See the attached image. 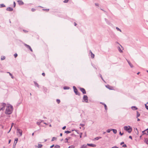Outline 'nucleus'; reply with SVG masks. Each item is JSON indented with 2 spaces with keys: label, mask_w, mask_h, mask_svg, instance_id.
<instances>
[{
  "label": "nucleus",
  "mask_w": 148,
  "mask_h": 148,
  "mask_svg": "<svg viewBox=\"0 0 148 148\" xmlns=\"http://www.w3.org/2000/svg\"><path fill=\"white\" fill-rule=\"evenodd\" d=\"M18 56V54L16 53H15L14 54V56L15 58H16Z\"/></svg>",
  "instance_id": "obj_40"
},
{
  "label": "nucleus",
  "mask_w": 148,
  "mask_h": 148,
  "mask_svg": "<svg viewBox=\"0 0 148 148\" xmlns=\"http://www.w3.org/2000/svg\"><path fill=\"white\" fill-rule=\"evenodd\" d=\"M6 10L7 11H12L13 10V9L12 8L9 7L7 8Z\"/></svg>",
  "instance_id": "obj_13"
},
{
  "label": "nucleus",
  "mask_w": 148,
  "mask_h": 148,
  "mask_svg": "<svg viewBox=\"0 0 148 148\" xmlns=\"http://www.w3.org/2000/svg\"><path fill=\"white\" fill-rule=\"evenodd\" d=\"M111 131H112V129H108L107 130L106 132L108 133H110Z\"/></svg>",
  "instance_id": "obj_36"
},
{
  "label": "nucleus",
  "mask_w": 148,
  "mask_h": 148,
  "mask_svg": "<svg viewBox=\"0 0 148 148\" xmlns=\"http://www.w3.org/2000/svg\"><path fill=\"white\" fill-rule=\"evenodd\" d=\"M71 138V137H68V138H66L65 139V140L66 141H65V143H68V140Z\"/></svg>",
  "instance_id": "obj_14"
},
{
  "label": "nucleus",
  "mask_w": 148,
  "mask_h": 148,
  "mask_svg": "<svg viewBox=\"0 0 148 148\" xmlns=\"http://www.w3.org/2000/svg\"><path fill=\"white\" fill-rule=\"evenodd\" d=\"M131 108L133 110H135L138 109V108L135 106H132L131 107Z\"/></svg>",
  "instance_id": "obj_17"
},
{
  "label": "nucleus",
  "mask_w": 148,
  "mask_h": 148,
  "mask_svg": "<svg viewBox=\"0 0 148 148\" xmlns=\"http://www.w3.org/2000/svg\"><path fill=\"white\" fill-rule=\"evenodd\" d=\"M13 4H14V7H15L16 6V3H15V2H14H14Z\"/></svg>",
  "instance_id": "obj_52"
},
{
  "label": "nucleus",
  "mask_w": 148,
  "mask_h": 148,
  "mask_svg": "<svg viewBox=\"0 0 148 148\" xmlns=\"http://www.w3.org/2000/svg\"><path fill=\"white\" fill-rule=\"evenodd\" d=\"M64 133H66L67 134H68L71 133V131H68V130L65 131L64 132Z\"/></svg>",
  "instance_id": "obj_29"
},
{
  "label": "nucleus",
  "mask_w": 148,
  "mask_h": 148,
  "mask_svg": "<svg viewBox=\"0 0 148 148\" xmlns=\"http://www.w3.org/2000/svg\"><path fill=\"white\" fill-rule=\"evenodd\" d=\"M42 74L44 76H45V74L44 73H43Z\"/></svg>",
  "instance_id": "obj_62"
},
{
  "label": "nucleus",
  "mask_w": 148,
  "mask_h": 148,
  "mask_svg": "<svg viewBox=\"0 0 148 148\" xmlns=\"http://www.w3.org/2000/svg\"><path fill=\"white\" fill-rule=\"evenodd\" d=\"M143 133V134L142 135H143L144 134H146L147 135V133L145 132L144 133Z\"/></svg>",
  "instance_id": "obj_57"
},
{
  "label": "nucleus",
  "mask_w": 148,
  "mask_h": 148,
  "mask_svg": "<svg viewBox=\"0 0 148 148\" xmlns=\"http://www.w3.org/2000/svg\"><path fill=\"white\" fill-rule=\"evenodd\" d=\"M43 89H44V91L46 92V91L47 90V88L45 87V88H43Z\"/></svg>",
  "instance_id": "obj_51"
},
{
  "label": "nucleus",
  "mask_w": 148,
  "mask_h": 148,
  "mask_svg": "<svg viewBox=\"0 0 148 148\" xmlns=\"http://www.w3.org/2000/svg\"><path fill=\"white\" fill-rule=\"evenodd\" d=\"M42 10H43V11H49V9H42Z\"/></svg>",
  "instance_id": "obj_41"
},
{
  "label": "nucleus",
  "mask_w": 148,
  "mask_h": 148,
  "mask_svg": "<svg viewBox=\"0 0 148 148\" xmlns=\"http://www.w3.org/2000/svg\"><path fill=\"white\" fill-rule=\"evenodd\" d=\"M56 139H57V138L56 137H53L52 138L51 141H54L55 140H56Z\"/></svg>",
  "instance_id": "obj_32"
},
{
  "label": "nucleus",
  "mask_w": 148,
  "mask_h": 148,
  "mask_svg": "<svg viewBox=\"0 0 148 148\" xmlns=\"http://www.w3.org/2000/svg\"><path fill=\"white\" fill-rule=\"evenodd\" d=\"M34 83L35 86H37L38 88L39 87V85L36 82L34 81Z\"/></svg>",
  "instance_id": "obj_25"
},
{
  "label": "nucleus",
  "mask_w": 148,
  "mask_h": 148,
  "mask_svg": "<svg viewBox=\"0 0 148 148\" xmlns=\"http://www.w3.org/2000/svg\"><path fill=\"white\" fill-rule=\"evenodd\" d=\"M127 60V62H128L129 65H130V67L131 68H133V65L129 61H128V60Z\"/></svg>",
  "instance_id": "obj_15"
},
{
  "label": "nucleus",
  "mask_w": 148,
  "mask_h": 148,
  "mask_svg": "<svg viewBox=\"0 0 148 148\" xmlns=\"http://www.w3.org/2000/svg\"><path fill=\"white\" fill-rule=\"evenodd\" d=\"M17 2L20 5H22L24 4V2L21 0H18Z\"/></svg>",
  "instance_id": "obj_11"
},
{
  "label": "nucleus",
  "mask_w": 148,
  "mask_h": 148,
  "mask_svg": "<svg viewBox=\"0 0 148 148\" xmlns=\"http://www.w3.org/2000/svg\"><path fill=\"white\" fill-rule=\"evenodd\" d=\"M82 102L88 103V97L86 95H84L83 98Z\"/></svg>",
  "instance_id": "obj_4"
},
{
  "label": "nucleus",
  "mask_w": 148,
  "mask_h": 148,
  "mask_svg": "<svg viewBox=\"0 0 148 148\" xmlns=\"http://www.w3.org/2000/svg\"><path fill=\"white\" fill-rule=\"evenodd\" d=\"M38 148H41L43 146L41 144H38Z\"/></svg>",
  "instance_id": "obj_31"
},
{
  "label": "nucleus",
  "mask_w": 148,
  "mask_h": 148,
  "mask_svg": "<svg viewBox=\"0 0 148 148\" xmlns=\"http://www.w3.org/2000/svg\"><path fill=\"white\" fill-rule=\"evenodd\" d=\"M112 130L113 131V132L115 134L117 132V131L116 129H112Z\"/></svg>",
  "instance_id": "obj_24"
},
{
  "label": "nucleus",
  "mask_w": 148,
  "mask_h": 148,
  "mask_svg": "<svg viewBox=\"0 0 148 148\" xmlns=\"http://www.w3.org/2000/svg\"><path fill=\"white\" fill-rule=\"evenodd\" d=\"M13 110V106L9 104V106H7V108L5 111V113L6 114H11Z\"/></svg>",
  "instance_id": "obj_1"
},
{
  "label": "nucleus",
  "mask_w": 148,
  "mask_h": 148,
  "mask_svg": "<svg viewBox=\"0 0 148 148\" xmlns=\"http://www.w3.org/2000/svg\"><path fill=\"white\" fill-rule=\"evenodd\" d=\"M90 53H91V57L92 58H94L95 55L93 54L91 51H90Z\"/></svg>",
  "instance_id": "obj_19"
},
{
  "label": "nucleus",
  "mask_w": 148,
  "mask_h": 148,
  "mask_svg": "<svg viewBox=\"0 0 148 148\" xmlns=\"http://www.w3.org/2000/svg\"><path fill=\"white\" fill-rule=\"evenodd\" d=\"M75 147V146L74 145H71L69 146L68 148H74Z\"/></svg>",
  "instance_id": "obj_37"
},
{
  "label": "nucleus",
  "mask_w": 148,
  "mask_h": 148,
  "mask_svg": "<svg viewBox=\"0 0 148 148\" xmlns=\"http://www.w3.org/2000/svg\"><path fill=\"white\" fill-rule=\"evenodd\" d=\"M79 89L82 92V93L83 94H86V91L85 89L83 88L80 87Z\"/></svg>",
  "instance_id": "obj_6"
},
{
  "label": "nucleus",
  "mask_w": 148,
  "mask_h": 148,
  "mask_svg": "<svg viewBox=\"0 0 148 148\" xmlns=\"http://www.w3.org/2000/svg\"><path fill=\"white\" fill-rule=\"evenodd\" d=\"M144 141L148 145V138H145Z\"/></svg>",
  "instance_id": "obj_18"
},
{
  "label": "nucleus",
  "mask_w": 148,
  "mask_h": 148,
  "mask_svg": "<svg viewBox=\"0 0 148 148\" xmlns=\"http://www.w3.org/2000/svg\"><path fill=\"white\" fill-rule=\"evenodd\" d=\"M23 31L25 32H28L27 31V30H23Z\"/></svg>",
  "instance_id": "obj_63"
},
{
  "label": "nucleus",
  "mask_w": 148,
  "mask_h": 148,
  "mask_svg": "<svg viewBox=\"0 0 148 148\" xmlns=\"http://www.w3.org/2000/svg\"><path fill=\"white\" fill-rule=\"evenodd\" d=\"M87 145H83L81 146L80 148H86L87 147Z\"/></svg>",
  "instance_id": "obj_20"
},
{
  "label": "nucleus",
  "mask_w": 148,
  "mask_h": 148,
  "mask_svg": "<svg viewBox=\"0 0 148 148\" xmlns=\"http://www.w3.org/2000/svg\"><path fill=\"white\" fill-rule=\"evenodd\" d=\"M145 108H146V109L147 110H148V106H147L146 105V104H145Z\"/></svg>",
  "instance_id": "obj_48"
},
{
  "label": "nucleus",
  "mask_w": 148,
  "mask_h": 148,
  "mask_svg": "<svg viewBox=\"0 0 148 148\" xmlns=\"http://www.w3.org/2000/svg\"><path fill=\"white\" fill-rule=\"evenodd\" d=\"M124 144V142H121V143H120V145H122L123 144Z\"/></svg>",
  "instance_id": "obj_56"
},
{
  "label": "nucleus",
  "mask_w": 148,
  "mask_h": 148,
  "mask_svg": "<svg viewBox=\"0 0 148 148\" xmlns=\"http://www.w3.org/2000/svg\"><path fill=\"white\" fill-rule=\"evenodd\" d=\"M82 133H80V135H79V137H80V138H81L82 137Z\"/></svg>",
  "instance_id": "obj_50"
},
{
  "label": "nucleus",
  "mask_w": 148,
  "mask_h": 148,
  "mask_svg": "<svg viewBox=\"0 0 148 148\" xmlns=\"http://www.w3.org/2000/svg\"><path fill=\"white\" fill-rule=\"evenodd\" d=\"M119 134L120 135L122 136V135H123V133H121V132L120 131L119 132Z\"/></svg>",
  "instance_id": "obj_47"
},
{
  "label": "nucleus",
  "mask_w": 148,
  "mask_h": 148,
  "mask_svg": "<svg viewBox=\"0 0 148 148\" xmlns=\"http://www.w3.org/2000/svg\"><path fill=\"white\" fill-rule=\"evenodd\" d=\"M18 139L17 138H15V139L14 142V144L12 148H15L16 147V145Z\"/></svg>",
  "instance_id": "obj_8"
},
{
  "label": "nucleus",
  "mask_w": 148,
  "mask_h": 148,
  "mask_svg": "<svg viewBox=\"0 0 148 148\" xmlns=\"http://www.w3.org/2000/svg\"><path fill=\"white\" fill-rule=\"evenodd\" d=\"M70 88L67 86H65L63 87V89L64 90H68Z\"/></svg>",
  "instance_id": "obj_21"
},
{
  "label": "nucleus",
  "mask_w": 148,
  "mask_h": 148,
  "mask_svg": "<svg viewBox=\"0 0 148 148\" xmlns=\"http://www.w3.org/2000/svg\"><path fill=\"white\" fill-rule=\"evenodd\" d=\"M40 123H41V122H40H40H37L36 123V124L38 125H40Z\"/></svg>",
  "instance_id": "obj_42"
},
{
  "label": "nucleus",
  "mask_w": 148,
  "mask_h": 148,
  "mask_svg": "<svg viewBox=\"0 0 148 148\" xmlns=\"http://www.w3.org/2000/svg\"><path fill=\"white\" fill-rule=\"evenodd\" d=\"M5 57L4 56H2L1 58V60H3L5 59Z\"/></svg>",
  "instance_id": "obj_34"
},
{
  "label": "nucleus",
  "mask_w": 148,
  "mask_h": 148,
  "mask_svg": "<svg viewBox=\"0 0 148 148\" xmlns=\"http://www.w3.org/2000/svg\"><path fill=\"white\" fill-rule=\"evenodd\" d=\"M14 125V124L13 123H12L11 124V128H12V127H13V125Z\"/></svg>",
  "instance_id": "obj_64"
},
{
  "label": "nucleus",
  "mask_w": 148,
  "mask_h": 148,
  "mask_svg": "<svg viewBox=\"0 0 148 148\" xmlns=\"http://www.w3.org/2000/svg\"><path fill=\"white\" fill-rule=\"evenodd\" d=\"M101 138V137H100V136L97 137L95 138H94V140H98L99 139Z\"/></svg>",
  "instance_id": "obj_26"
},
{
  "label": "nucleus",
  "mask_w": 148,
  "mask_h": 148,
  "mask_svg": "<svg viewBox=\"0 0 148 148\" xmlns=\"http://www.w3.org/2000/svg\"><path fill=\"white\" fill-rule=\"evenodd\" d=\"M17 133L19 134H20V136H21L22 135V131L18 128H17Z\"/></svg>",
  "instance_id": "obj_9"
},
{
  "label": "nucleus",
  "mask_w": 148,
  "mask_h": 148,
  "mask_svg": "<svg viewBox=\"0 0 148 148\" xmlns=\"http://www.w3.org/2000/svg\"><path fill=\"white\" fill-rule=\"evenodd\" d=\"M129 137L131 139V140L132 139V137L131 136H129Z\"/></svg>",
  "instance_id": "obj_59"
},
{
  "label": "nucleus",
  "mask_w": 148,
  "mask_h": 148,
  "mask_svg": "<svg viewBox=\"0 0 148 148\" xmlns=\"http://www.w3.org/2000/svg\"><path fill=\"white\" fill-rule=\"evenodd\" d=\"M69 0H64L63 1V2L64 3H67L68 2V1H69Z\"/></svg>",
  "instance_id": "obj_45"
},
{
  "label": "nucleus",
  "mask_w": 148,
  "mask_h": 148,
  "mask_svg": "<svg viewBox=\"0 0 148 148\" xmlns=\"http://www.w3.org/2000/svg\"><path fill=\"white\" fill-rule=\"evenodd\" d=\"M6 106V104L5 103H2L1 105V108L0 110H4L5 109V108Z\"/></svg>",
  "instance_id": "obj_5"
},
{
  "label": "nucleus",
  "mask_w": 148,
  "mask_h": 148,
  "mask_svg": "<svg viewBox=\"0 0 148 148\" xmlns=\"http://www.w3.org/2000/svg\"><path fill=\"white\" fill-rule=\"evenodd\" d=\"M124 130L127 132L129 133H130L132 130V127L130 126H125L124 127Z\"/></svg>",
  "instance_id": "obj_2"
},
{
  "label": "nucleus",
  "mask_w": 148,
  "mask_h": 148,
  "mask_svg": "<svg viewBox=\"0 0 148 148\" xmlns=\"http://www.w3.org/2000/svg\"><path fill=\"white\" fill-rule=\"evenodd\" d=\"M35 10L36 9L34 8H32L31 9V11L33 12H34L35 11Z\"/></svg>",
  "instance_id": "obj_43"
},
{
  "label": "nucleus",
  "mask_w": 148,
  "mask_h": 148,
  "mask_svg": "<svg viewBox=\"0 0 148 148\" xmlns=\"http://www.w3.org/2000/svg\"><path fill=\"white\" fill-rule=\"evenodd\" d=\"M60 146L58 145H56L55 146V148H60Z\"/></svg>",
  "instance_id": "obj_35"
},
{
  "label": "nucleus",
  "mask_w": 148,
  "mask_h": 148,
  "mask_svg": "<svg viewBox=\"0 0 148 148\" xmlns=\"http://www.w3.org/2000/svg\"><path fill=\"white\" fill-rule=\"evenodd\" d=\"M54 145H52L50 147V148H53V147H54Z\"/></svg>",
  "instance_id": "obj_60"
},
{
  "label": "nucleus",
  "mask_w": 148,
  "mask_h": 148,
  "mask_svg": "<svg viewBox=\"0 0 148 148\" xmlns=\"http://www.w3.org/2000/svg\"><path fill=\"white\" fill-rule=\"evenodd\" d=\"M146 131H147V132H148V128L145 129L143 131H142V132L144 133V132H145Z\"/></svg>",
  "instance_id": "obj_38"
},
{
  "label": "nucleus",
  "mask_w": 148,
  "mask_h": 148,
  "mask_svg": "<svg viewBox=\"0 0 148 148\" xmlns=\"http://www.w3.org/2000/svg\"><path fill=\"white\" fill-rule=\"evenodd\" d=\"M66 126H64L62 127V129L63 130H65L66 128Z\"/></svg>",
  "instance_id": "obj_53"
},
{
  "label": "nucleus",
  "mask_w": 148,
  "mask_h": 148,
  "mask_svg": "<svg viewBox=\"0 0 148 148\" xmlns=\"http://www.w3.org/2000/svg\"><path fill=\"white\" fill-rule=\"evenodd\" d=\"M71 136H76V135H75V134H71Z\"/></svg>",
  "instance_id": "obj_54"
},
{
  "label": "nucleus",
  "mask_w": 148,
  "mask_h": 148,
  "mask_svg": "<svg viewBox=\"0 0 148 148\" xmlns=\"http://www.w3.org/2000/svg\"><path fill=\"white\" fill-rule=\"evenodd\" d=\"M56 102L58 104H59L60 102V100L59 99H56Z\"/></svg>",
  "instance_id": "obj_33"
},
{
  "label": "nucleus",
  "mask_w": 148,
  "mask_h": 148,
  "mask_svg": "<svg viewBox=\"0 0 148 148\" xmlns=\"http://www.w3.org/2000/svg\"><path fill=\"white\" fill-rule=\"evenodd\" d=\"M118 49L119 51V52L120 53H121L123 52L122 50H121L120 47H118Z\"/></svg>",
  "instance_id": "obj_27"
},
{
  "label": "nucleus",
  "mask_w": 148,
  "mask_h": 148,
  "mask_svg": "<svg viewBox=\"0 0 148 148\" xmlns=\"http://www.w3.org/2000/svg\"><path fill=\"white\" fill-rule=\"evenodd\" d=\"M8 73H9L10 75L11 76V77L12 79H14V77L12 75V74L9 72H8Z\"/></svg>",
  "instance_id": "obj_28"
},
{
  "label": "nucleus",
  "mask_w": 148,
  "mask_h": 148,
  "mask_svg": "<svg viewBox=\"0 0 148 148\" xmlns=\"http://www.w3.org/2000/svg\"><path fill=\"white\" fill-rule=\"evenodd\" d=\"M122 147H127V146L126 144H124L122 146Z\"/></svg>",
  "instance_id": "obj_46"
},
{
  "label": "nucleus",
  "mask_w": 148,
  "mask_h": 148,
  "mask_svg": "<svg viewBox=\"0 0 148 148\" xmlns=\"http://www.w3.org/2000/svg\"><path fill=\"white\" fill-rule=\"evenodd\" d=\"M75 131L76 132H77V133L78 134H79V132H78V131L77 130H72V131Z\"/></svg>",
  "instance_id": "obj_49"
},
{
  "label": "nucleus",
  "mask_w": 148,
  "mask_h": 148,
  "mask_svg": "<svg viewBox=\"0 0 148 148\" xmlns=\"http://www.w3.org/2000/svg\"><path fill=\"white\" fill-rule=\"evenodd\" d=\"M80 126H81L82 127H83L85 125V124L80 123L79 125Z\"/></svg>",
  "instance_id": "obj_44"
},
{
  "label": "nucleus",
  "mask_w": 148,
  "mask_h": 148,
  "mask_svg": "<svg viewBox=\"0 0 148 148\" xmlns=\"http://www.w3.org/2000/svg\"><path fill=\"white\" fill-rule=\"evenodd\" d=\"M100 77H101V78L104 81V80H103V77H102V76H101V74H100Z\"/></svg>",
  "instance_id": "obj_58"
},
{
  "label": "nucleus",
  "mask_w": 148,
  "mask_h": 148,
  "mask_svg": "<svg viewBox=\"0 0 148 148\" xmlns=\"http://www.w3.org/2000/svg\"><path fill=\"white\" fill-rule=\"evenodd\" d=\"M95 5L96 6H98L99 5L98 3H95Z\"/></svg>",
  "instance_id": "obj_61"
},
{
  "label": "nucleus",
  "mask_w": 148,
  "mask_h": 148,
  "mask_svg": "<svg viewBox=\"0 0 148 148\" xmlns=\"http://www.w3.org/2000/svg\"><path fill=\"white\" fill-rule=\"evenodd\" d=\"M104 19L105 21L108 24L110 25V24H111L110 22L106 18H105Z\"/></svg>",
  "instance_id": "obj_16"
},
{
  "label": "nucleus",
  "mask_w": 148,
  "mask_h": 148,
  "mask_svg": "<svg viewBox=\"0 0 148 148\" xmlns=\"http://www.w3.org/2000/svg\"><path fill=\"white\" fill-rule=\"evenodd\" d=\"M116 29L118 31H120V32H121V30L120 29H119L118 27H116Z\"/></svg>",
  "instance_id": "obj_39"
},
{
  "label": "nucleus",
  "mask_w": 148,
  "mask_h": 148,
  "mask_svg": "<svg viewBox=\"0 0 148 148\" xmlns=\"http://www.w3.org/2000/svg\"><path fill=\"white\" fill-rule=\"evenodd\" d=\"M24 45L25 46V47H26L27 49H29V50H30L31 51H32H32H33V50H32V49L31 48V47H30L29 45H27V44H25H25H24Z\"/></svg>",
  "instance_id": "obj_7"
},
{
  "label": "nucleus",
  "mask_w": 148,
  "mask_h": 148,
  "mask_svg": "<svg viewBox=\"0 0 148 148\" xmlns=\"http://www.w3.org/2000/svg\"><path fill=\"white\" fill-rule=\"evenodd\" d=\"M112 148H119V147L116 146H114L112 147Z\"/></svg>",
  "instance_id": "obj_55"
},
{
  "label": "nucleus",
  "mask_w": 148,
  "mask_h": 148,
  "mask_svg": "<svg viewBox=\"0 0 148 148\" xmlns=\"http://www.w3.org/2000/svg\"><path fill=\"white\" fill-rule=\"evenodd\" d=\"M87 145L88 146L92 147H95L96 146V145H95V144H92V143H91V144L87 143Z\"/></svg>",
  "instance_id": "obj_12"
},
{
  "label": "nucleus",
  "mask_w": 148,
  "mask_h": 148,
  "mask_svg": "<svg viewBox=\"0 0 148 148\" xmlns=\"http://www.w3.org/2000/svg\"><path fill=\"white\" fill-rule=\"evenodd\" d=\"M5 6L3 4H1L0 5V8H2L4 7H5Z\"/></svg>",
  "instance_id": "obj_30"
},
{
  "label": "nucleus",
  "mask_w": 148,
  "mask_h": 148,
  "mask_svg": "<svg viewBox=\"0 0 148 148\" xmlns=\"http://www.w3.org/2000/svg\"><path fill=\"white\" fill-rule=\"evenodd\" d=\"M136 113H137V114H136V118H138V117H139L140 116V114L138 111H136Z\"/></svg>",
  "instance_id": "obj_22"
},
{
  "label": "nucleus",
  "mask_w": 148,
  "mask_h": 148,
  "mask_svg": "<svg viewBox=\"0 0 148 148\" xmlns=\"http://www.w3.org/2000/svg\"><path fill=\"white\" fill-rule=\"evenodd\" d=\"M73 88L74 90V92L75 93L76 95L79 96L80 95V93L78 92V90L77 89L76 87L75 86H73Z\"/></svg>",
  "instance_id": "obj_3"
},
{
  "label": "nucleus",
  "mask_w": 148,
  "mask_h": 148,
  "mask_svg": "<svg viewBox=\"0 0 148 148\" xmlns=\"http://www.w3.org/2000/svg\"><path fill=\"white\" fill-rule=\"evenodd\" d=\"M103 105L104 106L105 109L106 110L108 109L105 103H103Z\"/></svg>",
  "instance_id": "obj_23"
},
{
  "label": "nucleus",
  "mask_w": 148,
  "mask_h": 148,
  "mask_svg": "<svg viewBox=\"0 0 148 148\" xmlns=\"http://www.w3.org/2000/svg\"><path fill=\"white\" fill-rule=\"evenodd\" d=\"M106 86L107 88L109 89L110 90H113V87L110 86L109 85H106Z\"/></svg>",
  "instance_id": "obj_10"
}]
</instances>
